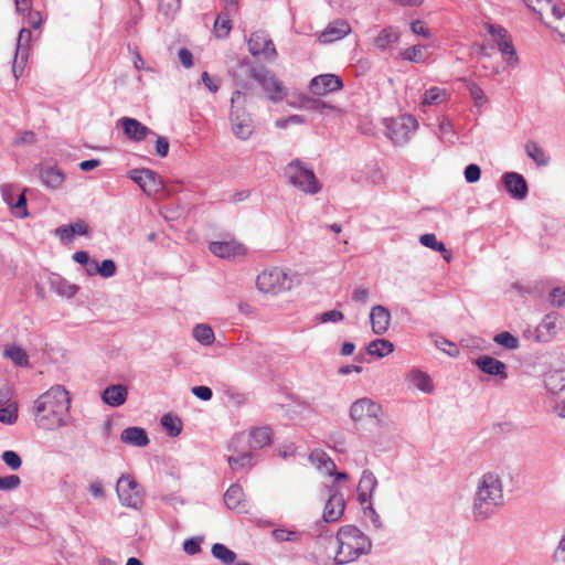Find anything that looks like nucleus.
I'll return each mask as SVG.
<instances>
[{
	"label": "nucleus",
	"instance_id": "nucleus-56",
	"mask_svg": "<svg viewBox=\"0 0 565 565\" xmlns=\"http://www.w3.org/2000/svg\"><path fill=\"white\" fill-rule=\"evenodd\" d=\"M231 30V21L228 18L218 17L214 23V32L218 38H224Z\"/></svg>",
	"mask_w": 565,
	"mask_h": 565
},
{
	"label": "nucleus",
	"instance_id": "nucleus-63",
	"mask_svg": "<svg viewBox=\"0 0 565 565\" xmlns=\"http://www.w3.org/2000/svg\"><path fill=\"white\" fill-rule=\"evenodd\" d=\"M192 394L202 401H210L213 395L212 390L203 385L192 387Z\"/></svg>",
	"mask_w": 565,
	"mask_h": 565
},
{
	"label": "nucleus",
	"instance_id": "nucleus-42",
	"mask_svg": "<svg viewBox=\"0 0 565 565\" xmlns=\"http://www.w3.org/2000/svg\"><path fill=\"white\" fill-rule=\"evenodd\" d=\"M465 84L473 99L475 106L479 109L482 108L488 103V98L483 89L472 81L465 79Z\"/></svg>",
	"mask_w": 565,
	"mask_h": 565
},
{
	"label": "nucleus",
	"instance_id": "nucleus-8",
	"mask_svg": "<svg viewBox=\"0 0 565 565\" xmlns=\"http://www.w3.org/2000/svg\"><path fill=\"white\" fill-rule=\"evenodd\" d=\"M116 492L121 505L139 510L143 504V493L131 475H121L116 483Z\"/></svg>",
	"mask_w": 565,
	"mask_h": 565
},
{
	"label": "nucleus",
	"instance_id": "nucleus-59",
	"mask_svg": "<svg viewBox=\"0 0 565 565\" xmlns=\"http://www.w3.org/2000/svg\"><path fill=\"white\" fill-rule=\"evenodd\" d=\"M548 298L552 306L561 308L565 303V291L559 287H555L551 290Z\"/></svg>",
	"mask_w": 565,
	"mask_h": 565
},
{
	"label": "nucleus",
	"instance_id": "nucleus-32",
	"mask_svg": "<svg viewBox=\"0 0 565 565\" xmlns=\"http://www.w3.org/2000/svg\"><path fill=\"white\" fill-rule=\"evenodd\" d=\"M544 384L550 393H561L565 390V372L561 370L548 372L545 375Z\"/></svg>",
	"mask_w": 565,
	"mask_h": 565
},
{
	"label": "nucleus",
	"instance_id": "nucleus-55",
	"mask_svg": "<svg viewBox=\"0 0 565 565\" xmlns=\"http://www.w3.org/2000/svg\"><path fill=\"white\" fill-rule=\"evenodd\" d=\"M21 484V479L17 475L0 477V490L10 491L17 489Z\"/></svg>",
	"mask_w": 565,
	"mask_h": 565
},
{
	"label": "nucleus",
	"instance_id": "nucleus-33",
	"mask_svg": "<svg viewBox=\"0 0 565 565\" xmlns=\"http://www.w3.org/2000/svg\"><path fill=\"white\" fill-rule=\"evenodd\" d=\"M192 335L200 344L205 347L213 344L215 340L212 327L206 323H199L194 326Z\"/></svg>",
	"mask_w": 565,
	"mask_h": 565
},
{
	"label": "nucleus",
	"instance_id": "nucleus-14",
	"mask_svg": "<svg viewBox=\"0 0 565 565\" xmlns=\"http://www.w3.org/2000/svg\"><path fill=\"white\" fill-rule=\"evenodd\" d=\"M32 33L29 29H21L17 39L15 55L13 58L12 72L15 78H19L24 70L28 61L29 43L31 41Z\"/></svg>",
	"mask_w": 565,
	"mask_h": 565
},
{
	"label": "nucleus",
	"instance_id": "nucleus-29",
	"mask_svg": "<svg viewBox=\"0 0 565 565\" xmlns=\"http://www.w3.org/2000/svg\"><path fill=\"white\" fill-rule=\"evenodd\" d=\"M524 2L540 18L542 23L546 21L551 13L555 12L556 7L559 4V2L553 0H524Z\"/></svg>",
	"mask_w": 565,
	"mask_h": 565
},
{
	"label": "nucleus",
	"instance_id": "nucleus-22",
	"mask_svg": "<svg viewBox=\"0 0 565 565\" xmlns=\"http://www.w3.org/2000/svg\"><path fill=\"white\" fill-rule=\"evenodd\" d=\"M209 249L216 257L224 259H234L245 254V247L235 241L212 242Z\"/></svg>",
	"mask_w": 565,
	"mask_h": 565
},
{
	"label": "nucleus",
	"instance_id": "nucleus-4",
	"mask_svg": "<svg viewBox=\"0 0 565 565\" xmlns=\"http://www.w3.org/2000/svg\"><path fill=\"white\" fill-rule=\"evenodd\" d=\"M246 94L236 89L231 97L228 120L233 135L241 140H247L254 132L252 115L246 110Z\"/></svg>",
	"mask_w": 565,
	"mask_h": 565
},
{
	"label": "nucleus",
	"instance_id": "nucleus-46",
	"mask_svg": "<svg viewBox=\"0 0 565 565\" xmlns=\"http://www.w3.org/2000/svg\"><path fill=\"white\" fill-rule=\"evenodd\" d=\"M18 419V405L10 403L6 406H0V423L12 425Z\"/></svg>",
	"mask_w": 565,
	"mask_h": 565
},
{
	"label": "nucleus",
	"instance_id": "nucleus-47",
	"mask_svg": "<svg viewBox=\"0 0 565 565\" xmlns=\"http://www.w3.org/2000/svg\"><path fill=\"white\" fill-rule=\"evenodd\" d=\"M273 537L280 542H299L301 533L292 530L276 529L273 531Z\"/></svg>",
	"mask_w": 565,
	"mask_h": 565
},
{
	"label": "nucleus",
	"instance_id": "nucleus-7",
	"mask_svg": "<svg viewBox=\"0 0 565 565\" xmlns=\"http://www.w3.org/2000/svg\"><path fill=\"white\" fill-rule=\"evenodd\" d=\"M248 75L255 79L263 88L267 98L273 103H278L287 96V89L270 71L265 67L247 66Z\"/></svg>",
	"mask_w": 565,
	"mask_h": 565
},
{
	"label": "nucleus",
	"instance_id": "nucleus-21",
	"mask_svg": "<svg viewBox=\"0 0 565 565\" xmlns=\"http://www.w3.org/2000/svg\"><path fill=\"white\" fill-rule=\"evenodd\" d=\"M391 312L386 307L373 306L370 311L372 331L377 335L385 334L391 326Z\"/></svg>",
	"mask_w": 565,
	"mask_h": 565
},
{
	"label": "nucleus",
	"instance_id": "nucleus-62",
	"mask_svg": "<svg viewBox=\"0 0 565 565\" xmlns=\"http://www.w3.org/2000/svg\"><path fill=\"white\" fill-rule=\"evenodd\" d=\"M344 316L339 310H330L321 313L320 321L321 322H339L343 320Z\"/></svg>",
	"mask_w": 565,
	"mask_h": 565
},
{
	"label": "nucleus",
	"instance_id": "nucleus-11",
	"mask_svg": "<svg viewBox=\"0 0 565 565\" xmlns=\"http://www.w3.org/2000/svg\"><path fill=\"white\" fill-rule=\"evenodd\" d=\"M487 30L495 39L498 49L505 63L511 67H515L519 64V57L507 30L497 24H488Z\"/></svg>",
	"mask_w": 565,
	"mask_h": 565
},
{
	"label": "nucleus",
	"instance_id": "nucleus-12",
	"mask_svg": "<svg viewBox=\"0 0 565 565\" xmlns=\"http://www.w3.org/2000/svg\"><path fill=\"white\" fill-rule=\"evenodd\" d=\"M248 51L253 56H262L267 61H273L277 57V51L269 34L263 30L250 34Z\"/></svg>",
	"mask_w": 565,
	"mask_h": 565
},
{
	"label": "nucleus",
	"instance_id": "nucleus-15",
	"mask_svg": "<svg viewBox=\"0 0 565 565\" xmlns=\"http://www.w3.org/2000/svg\"><path fill=\"white\" fill-rule=\"evenodd\" d=\"M342 87V79L334 74H321L315 76L309 84L310 92L316 96H324L340 90Z\"/></svg>",
	"mask_w": 565,
	"mask_h": 565
},
{
	"label": "nucleus",
	"instance_id": "nucleus-43",
	"mask_svg": "<svg viewBox=\"0 0 565 565\" xmlns=\"http://www.w3.org/2000/svg\"><path fill=\"white\" fill-rule=\"evenodd\" d=\"M446 90L444 88L434 86L425 92L424 99L422 102V107L438 105L446 98Z\"/></svg>",
	"mask_w": 565,
	"mask_h": 565
},
{
	"label": "nucleus",
	"instance_id": "nucleus-16",
	"mask_svg": "<svg viewBox=\"0 0 565 565\" xmlns=\"http://www.w3.org/2000/svg\"><path fill=\"white\" fill-rule=\"evenodd\" d=\"M248 438L249 447L252 449L263 448L270 444V430L267 427H260L252 430L248 436L245 434L235 435L230 444L232 449H235L236 444L243 443Z\"/></svg>",
	"mask_w": 565,
	"mask_h": 565
},
{
	"label": "nucleus",
	"instance_id": "nucleus-25",
	"mask_svg": "<svg viewBox=\"0 0 565 565\" xmlns=\"http://www.w3.org/2000/svg\"><path fill=\"white\" fill-rule=\"evenodd\" d=\"M125 135L135 141H140L150 134V129L134 118L124 117L120 119Z\"/></svg>",
	"mask_w": 565,
	"mask_h": 565
},
{
	"label": "nucleus",
	"instance_id": "nucleus-48",
	"mask_svg": "<svg viewBox=\"0 0 565 565\" xmlns=\"http://www.w3.org/2000/svg\"><path fill=\"white\" fill-rule=\"evenodd\" d=\"M419 243L427 247V248H430L433 250H436V252H446V246L443 242H439L437 241V237L435 234L433 233H429V234H423L420 235L419 237Z\"/></svg>",
	"mask_w": 565,
	"mask_h": 565
},
{
	"label": "nucleus",
	"instance_id": "nucleus-49",
	"mask_svg": "<svg viewBox=\"0 0 565 565\" xmlns=\"http://www.w3.org/2000/svg\"><path fill=\"white\" fill-rule=\"evenodd\" d=\"M424 50L423 45H413L402 52V57L415 63L424 62Z\"/></svg>",
	"mask_w": 565,
	"mask_h": 565
},
{
	"label": "nucleus",
	"instance_id": "nucleus-44",
	"mask_svg": "<svg viewBox=\"0 0 565 565\" xmlns=\"http://www.w3.org/2000/svg\"><path fill=\"white\" fill-rule=\"evenodd\" d=\"M161 425L169 431V435L172 437L178 436L182 430L181 420L172 414H164L161 417Z\"/></svg>",
	"mask_w": 565,
	"mask_h": 565
},
{
	"label": "nucleus",
	"instance_id": "nucleus-19",
	"mask_svg": "<svg viewBox=\"0 0 565 565\" xmlns=\"http://www.w3.org/2000/svg\"><path fill=\"white\" fill-rule=\"evenodd\" d=\"M558 315L548 313L535 328L534 340L536 342H548L558 333Z\"/></svg>",
	"mask_w": 565,
	"mask_h": 565
},
{
	"label": "nucleus",
	"instance_id": "nucleus-20",
	"mask_svg": "<svg viewBox=\"0 0 565 565\" xmlns=\"http://www.w3.org/2000/svg\"><path fill=\"white\" fill-rule=\"evenodd\" d=\"M475 364L488 375L497 376L502 381L508 379V366L500 360L489 355H481L475 360Z\"/></svg>",
	"mask_w": 565,
	"mask_h": 565
},
{
	"label": "nucleus",
	"instance_id": "nucleus-50",
	"mask_svg": "<svg viewBox=\"0 0 565 565\" xmlns=\"http://www.w3.org/2000/svg\"><path fill=\"white\" fill-rule=\"evenodd\" d=\"M302 107L322 114L324 109L334 110L335 107L319 99L303 98Z\"/></svg>",
	"mask_w": 565,
	"mask_h": 565
},
{
	"label": "nucleus",
	"instance_id": "nucleus-26",
	"mask_svg": "<svg viewBox=\"0 0 565 565\" xmlns=\"http://www.w3.org/2000/svg\"><path fill=\"white\" fill-rule=\"evenodd\" d=\"M543 24L554 31L565 43V3L559 2L555 12L551 13Z\"/></svg>",
	"mask_w": 565,
	"mask_h": 565
},
{
	"label": "nucleus",
	"instance_id": "nucleus-60",
	"mask_svg": "<svg viewBox=\"0 0 565 565\" xmlns=\"http://www.w3.org/2000/svg\"><path fill=\"white\" fill-rule=\"evenodd\" d=\"M201 537H191L184 541L183 550L189 555H195L201 551Z\"/></svg>",
	"mask_w": 565,
	"mask_h": 565
},
{
	"label": "nucleus",
	"instance_id": "nucleus-17",
	"mask_svg": "<svg viewBox=\"0 0 565 565\" xmlns=\"http://www.w3.org/2000/svg\"><path fill=\"white\" fill-rule=\"evenodd\" d=\"M344 508H345V501H344L343 494L340 493L334 488H330L329 489V499L324 505L323 515H322L324 522L332 523V522L338 521L342 516V514L344 512Z\"/></svg>",
	"mask_w": 565,
	"mask_h": 565
},
{
	"label": "nucleus",
	"instance_id": "nucleus-2",
	"mask_svg": "<svg viewBox=\"0 0 565 565\" xmlns=\"http://www.w3.org/2000/svg\"><path fill=\"white\" fill-rule=\"evenodd\" d=\"M503 504L501 477L492 471L483 473L477 481L472 513L477 521H484Z\"/></svg>",
	"mask_w": 565,
	"mask_h": 565
},
{
	"label": "nucleus",
	"instance_id": "nucleus-5",
	"mask_svg": "<svg viewBox=\"0 0 565 565\" xmlns=\"http://www.w3.org/2000/svg\"><path fill=\"white\" fill-rule=\"evenodd\" d=\"M285 175L290 184L306 194H316L321 190L313 170L300 159H295L287 164Z\"/></svg>",
	"mask_w": 565,
	"mask_h": 565
},
{
	"label": "nucleus",
	"instance_id": "nucleus-37",
	"mask_svg": "<svg viewBox=\"0 0 565 565\" xmlns=\"http://www.w3.org/2000/svg\"><path fill=\"white\" fill-rule=\"evenodd\" d=\"M525 152L539 167H545L550 162V157L535 141L526 142Z\"/></svg>",
	"mask_w": 565,
	"mask_h": 565
},
{
	"label": "nucleus",
	"instance_id": "nucleus-40",
	"mask_svg": "<svg viewBox=\"0 0 565 565\" xmlns=\"http://www.w3.org/2000/svg\"><path fill=\"white\" fill-rule=\"evenodd\" d=\"M399 35L393 28L383 29L374 40V44L380 50H386L393 43L397 42Z\"/></svg>",
	"mask_w": 565,
	"mask_h": 565
},
{
	"label": "nucleus",
	"instance_id": "nucleus-34",
	"mask_svg": "<svg viewBox=\"0 0 565 565\" xmlns=\"http://www.w3.org/2000/svg\"><path fill=\"white\" fill-rule=\"evenodd\" d=\"M309 460L318 469H324L329 475L335 469L334 461L322 450H313L309 455Z\"/></svg>",
	"mask_w": 565,
	"mask_h": 565
},
{
	"label": "nucleus",
	"instance_id": "nucleus-58",
	"mask_svg": "<svg viewBox=\"0 0 565 565\" xmlns=\"http://www.w3.org/2000/svg\"><path fill=\"white\" fill-rule=\"evenodd\" d=\"M13 213L17 217L24 218L29 215L28 209H26V198L24 193H21L17 203L11 205Z\"/></svg>",
	"mask_w": 565,
	"mask_h": 565
},
{
	"label": "nucleus",
	"instance_id": "nucleus-53",
	"mask_svg": "<svg viewBox=\"0 0 565 565\" xmlns=\"http://www.w3.org/2000/svg\"><path fill=\"white\" fill-rule=\"evenodd\" d=\"M56 291L62 297L72 298L77 294L78 287L66 280H61L56 284Z\"/></svg>",
	"mask_w": 565,
	"mask_h": 565
},
{
	"label": "nucleus",
	"instance_id": "nucleus-45",
	"mask_svg": "<svg viewBox=\"0 0 565 565\" xmlns=\"http://www.w3.org/2000/svg\"><path fill=\"white\" fill-rule=\"evenodd\" d=\"M494 343L505 348L507 350H516L520 345L519 339L508 331L500 332L493 338Z\"/></svg>",
	"mask_w": 565,
	"mask_h": 565
},
{
	"label": "nucleus",
	"instance_id": "nucleus-54",
	"mask_svg": "<svg viewBox=\"0 0 565 565\" xmlns=\"http://www.w3.org/2000/svg\"><path fill=\"white\" fill-rule=\"evenodd\" d=\"M1 459L12 470H18L22 465V460H21L20 456L13 450H6L1 455Z\"/></svg>",
	"mask_w": 565,
	"mask_h": 565
},
{
	"label": "nucleus",
	"instance_id": "nucleus-6",
	"mask_svg": "<svg viewBox=\"0 0 565 565\" xmlns=\"http://www.w3.org/2000/svg\"><path fill=\"white\" fill-rule=\"evenodd\" d=\"M292 276L284 268L271 267L262 271L256 279V286L263 294L278 295L291 288Z\"/></svg>",
	"mask_w": 565,
	"mask_h": 565
},
{
	"label": "nucleus",
	"instance_id": "nucleus-23",
	"mask_svg": "<svg viewBox=\"0 0 565 565\" xmlns=\"http://www.w3.org/2000/svg\"><path fill=\"white\" fill-rule=\"evenodd\" d=\"M377 487V479L370 469L362 471L358 484V499L361 505L373 500V493Z\"/></svg>",
	"mask_w": 565,
	"mask_h": 565
},
{
	"label": "nucleus",
	"instance_id": "nucleus-27",
	"mask_svg": "<svg viewBox=\"0 0 565 565\" xmlns=\"http://www.w3.org/2000/svg\"><path fill=\"white\" fill-rule=\"evenodd\" d=\"M127 395L128 391L125 385H109L103 391L102 399L105 404L111 407H118L126 402Z\"/></svg>",
	"mask_w": 565,
	"mask_h": 565
},
{
	"label": "nucleus",
	"instance_id": "nucleus-30",
	"mask_svg": "<svg viewBox=\"0 0 565 565\" xmlns=\"http://www.w3.org/2000/svg\"><path fill=\"white\" fill-rule=\"evenodd\" d=\"M120 440L130 446L145 447L149 444V438L143 428L128 427L121 431Z\"/></svg>",
	"mask_w": 565,
	"mask_h": 565
},
{
	"label": "nucleus",
	"instance_id": "nucleus-41",
	"mask_svg": "<svg viewBox=\"0 0 565 565\" xmlns=\"http://www.w3.org/2000/svg\"><path fill=\"white\" fill-rule=\"evenodd\" d=\"M230 467L233 470H238L242 468H252L254 466V456L250 451L241 452L237 456H231L227 459Z\"/></svg>",
	"mask_w": 565,
	"mask_h": 565
},
{
	"label": "nucleus",
	"instance_id": "nucleus-24",
	"mask_svg": "<svg viewBox=\"0 0 565 565\" xmlns=\"http://www.w3.org/2000/svg\"><path fill=\"white\" fill-rule=\"evenodd\" d=\"M351 32L349 23L344 20H335L331 22L319 35V42L331 43L343 39Z\"/></svg>",
	"mask_w": 565,
	"mask_h": 565
},
{
	"label": "nucleus",
	"instance_id": "nucleus-57",
	"mask_svg": "<svg viewBox=\"0 0 565 565\" xmlns=\"http://www.w3.org/2000/svg\"><path fill=\"white\" fill-rule=\"evenodd\" d=\"M98 275L104 278H110L116 274L117 267L114 260L104 259L98 267Z\"/></svg>",
	"mask_w": 565,
	"mask_h": 565
},
{
	"label": "nucleus",
	"instance_id": "nucleus-28",
	"mask_svg": "<svg viewBox=\"0 0 565 565\" xmlns=\"http://www.w3.org/2000/svg\"><path fill=\"white\" fill-rule=\"evenodd\" d=\"M244 497L242 487L234 483L226 490L224 494V502L228 509L243 512L246 511Z\"/></svg>",
	"mask_w": 565,
	"mask_h": 565
},
{
	"label": "nucleus",
	"instance_id": "nucleus-9",
	"mask_svg": "<svg viewBox=\"0 0 565 565\" xmlns=\"http://www.w3.org/2000/svg\"><path fill=\"white\" fill-rule=\"evenodd\" d=\"M384 122L387 130L386 134L395 145L407 142L411 135L417 129V120L411 115L385 119Z\"/></svg>",
	"mask_w": 565,
	"mask_h": 565
},
{
	"label": "nucleus",
	"instance_id": "nucleus-10",
	"mask_svg": "<svg viewBox=\"0 0 565 565\" xmlns=\"http://www.w3.org/2000/svg\"><path fill=\"white\" fill-rule=\"evenodd\" d=\"M349 416L354 423L374 419L376 424L380 425L383 416V409L382 406L373 399L362 397L352 403Z\"/></svg>",
	"mask_w": 565,
	"mask_h": 565
},
{
	"label": "nucleus",
	"instance_id": "nucleus-31",
	"mask_svg": "<svg viewBox=\"0 0 565 565\" xmlns=\"http://www.w3.org/2000/svg\"><path fill=\"white\" fill-rule=\"evenodd\" d=\"M42 183L50 189H57L64 181V174L53 166H46L41 169Z\"/></svg>",
	"mask_w": 565,
	"mask_h": 565
},
{
	"label": "nucleus",
	"instance_id": "nucleus-1",
	"mask_svg": "<svg viewBox=\"0 0 565 565\" xmlns=\"http://www.w3.org/2000/svg\"><path fill=\"white\" fill-rule=\"evenodd\" d=\"M68 412V392L61 385L52 386L34 401V422L43 430H55L66 426Z\"/></svg>",
	"mask_w": 565,
	"mask_h": 565
},
{
	"label": "nucleus",
	"instance_id": "nucleus-18",
	"mask_svg": "<svg viewBox=\"0 0 565 565\" xmlns=\"http://www.w3.org/2000/svg\"><path fill=\"white\" fill-rule=\"evenodd\" d=\"M502 182L508 193L515 200L526 198L529 186L524 177L518 172H505L502 175Z\"/></svg>",
	"mask_w": 565,
	"mask_h": 565
},
{
	"label": "nucleus",
	"instance_id": "nucleus-52",
	"mask_svg": "<svg viewBox=\"0 0 565 565\" xmlns=\"http://www.w3.org/2000/svg\"><path fill=\"white\" fill-rule=\"evenodd\" d=\"M363 508V512H364V515L370 519L372 525L379 530L382 527V522H381V518L380 515L377 514V512L375 511L374 507H373V500L372 501H369V502H365L364 505H362Z\"/></svg>",
	"mask_w": 565,
	"mask_h": 565
},
{
	"label": "nucleus",
	"instance_id": "nucleus-51",
	"mask_svg": "<svg viewBox=\"0 0 565 565\" xmlns=\"http://www.w3.org/2000/svg\"><path fill=\"white\" fill-rule=\"evenodd\" d=\"M181 7V0H160L159 10L167 17L174 15Z\"/></svg>",
	"mask_w": 565,
	"mask_h": 565
},
{
	"label": "nucleus",
	"instance_id": "nucleus-38",
	"mask_svg": "<svg viewBox=\"0 0 565 565\" xmlns=\"http://www.w3.org/2000/svg\"><path fill=\"white\" fill-rule=\"evenodd\" d=\"M408 377L412 384L419 391L424 393H431L434 391V385L428 374L418 370H414L409 373Z\"/></svg>",
	"mask_w": 565,
	"mask_h": 565
},
{
	"label": "nucleus",
	"instance_id": "nucleus-36",
	"mask_svg": "<svg viewBox=\"0 0 565 565\" xmlns=\"http://www.w3.org/2000/svg\"><path fill=\"white\" fill-rule=\"evenodd\" d=\"M3 358L11 360L18 366L29 364V355L25 350L18 345H8L3 351Z\"/></svg>",
	"mask_w": 565,
	"mask_h": 565
},
{
	"label": "nucleus",
	"instance_id": "nucleus-3",
	"mask_svg": "<svg viewBox=\"0 0 565 565\" xmlns=\"http://www.w3.org/2000/svg\"><path fill=\"white\" fill-rule=\"evenodd\" d=\"M339 547L335 555L337 564H347L355 561L360 555L367 554L371 541L354 525H344L337 533Z\"/></svg>",
	"mask_w": 565,
	"mask_h": 565
},
{
	"label": "nucleus",
	"instance_id": "nucleus-35",
	"mask_svg": "<svg viewBox=\"0 0 565 565\" xmlns=\"http://www.w3.org/2000/svg\"><path fill=\"white\" fill-rule=\"evenodd\" d=\"M394 351V344L386 339H376L369 343L367 353L377 358H384Z\"/></svg>",
	"mask_w": 565,
	"mask_h": 565
},
{
	"label": "nucleus",
	"instance_id": "nucleus-61",
	"mask_svg": "<svg viewBox=\"0 0 565 565\" xmlns=\"http://www.w3.org/2000/svg\"><path fill=\"white\" fill-rule=\"evenodd\" d=\"M481 177V169L478 164L471 163L465 169V179L468 183H475L479 181Z\"/></svg>",
	"mask_w": 565,
	"mask_h": 565
},
{
	"label": "nucleus",
	"instance_id": "nucleus-64",
	"mask_svg": "<svg viewBox=\"0 0 565 565\" xmlns=\"http://www.w3.org/2000/svg\"><path fill=\"white\" fill-rule=\"evenodd\" d=\"M156 152L159 157L163 158L169 152V141L164 137H158L154 145Z\"/></svg>",
	"mask_w": 565,
	"mask_h": 565
},
{
	"label": "nucleus",
	"instance_id": "nucleus-13",
	"mask_svg": "<svg viewBox=\"0 0 565 565\" xmlns=\"http://www.w3.org/2000/svg\"><path fill=\"white\" fill-rule=\"evenodd\" d=\"M129 178L136 182L148 195L158 193L163 184L158 173L150 169H135L129 172Z\"/></svg>",
	"mask_w": 565,
	"mask_h": 565
},
{
	"label": "nucleus",
	"instance_id": "nucleus-39",
	"mask_svg": "<svg viewBox=\"0 0 565 565\" xmlns=\"http://www.w3.org/2000/svg\"><path fill=\"white\" fill-rule=\"evenodd\" d=\"M211 553L214 558L224 565H232L236 561V554L222 543L212 545Z\"/></svg>",
	"mask_w": 565,
	"mask_h": 565
}]
</instances>
